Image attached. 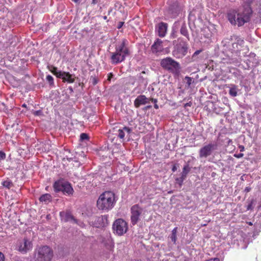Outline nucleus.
Wrapping results in <instances>:
<instances>
[{
	"instance_id": "obj_17",
	"label": "nucleus",
	"mask_w": 261,
	"mask_h": 261,
	"mask_svg": "<svg viewBox=\"0 0 261 261\" xmlns=\"http://www.w3.org/2000/svg\"><path fill=\"white\" fill-rule=\"evenodd\" d=\"M60 216L62 221L68 222L72 221L76 223V220L74 218L71 213L69 211H62L60 212Z\"/></svg>"
},
{
	"instance_id": "obj_16",
	"label": "nucleus",
	"mask_w": 261,
	"mask_h": 261,
	"mask_svg": "<svg viewBox=\"0 0 261 261\" xmlns=\"http://www.w3.org/2000/svg\"><path fill=\"white\" fill-rule=\"evenodd\" d=\"M149 102V99L144 95H140L137 97L134 101V106L138 108L141 105H145Z\"/></svg>"
},
{
	"instance_id": "obj_13",
	"label": "nucleus",
	"mask_w": 261,
	"mask_h": 261,
	"mask_svg": "<svg viewBox=\"0 0 261 261\" xmlns=\"http://www.w3.org/2000/svg\"><path fill=\"white\" fill-rule=\"evenodd\" d=\"M108 224V215H101L94 218L93 225L97 228L105 227Z\"/></svg>"
},
{
	"instance_id": "obj_61",
	"label": "nucleus",
	"mask_w": 261,
	"mask_h": 261,
	"mask_svg": "<svg viewBox=\"0 0 261 261\" xmlns=\"http://www.w3.org/2000/svg\"><path fill=\"white\" fill-rule=\"evenodd\" d=\"M22 107H23V108H27V105L25 104V103H23L22 105Z\"/></svg>"
},
{
	"instance_id": "obj_62",
	"label": "nucleus",
	"mask_w": 261,
	"mask_h": 261,
	"mask_svg": "<svg viewBox=\"0 0 261 261\" xmlns=\"http://www.w3.org/2000/svg\"><path fill=\"white\" fill-rule=\"evenodd\" d=\"M103 19H105V20H107V16H103Z\"/></svg>"
},
{
	"instance_id": "obj_32",
	"label": "nucleus",
	"mask_w": 261,
	"mask_h": 261,
	"mask_svg": "<svg viewBox=\"0 0 261 261\" xmlns=\"http://www.w3.org/2000/svg\"><path fill=\"white\" fill-rule=\"evenodd\" d=\"M185 179H186V178H184L183 176L181 175V176L180 177L176 178L175 180H176V182L178 183L180 186H181L182 185L183 182Z\"/></svg>"
},
{
	"instance_id": "obj_18",
	"label": "nucleus",
	"mask_w": 261,
	"mask_h": 261,
	"mask_svg": "<svg viewBox=\"0 0 261 261\" xmlns=\"http://www.w3.org/2000/svg\"><path fill=\"white\" fill-rule=\"evenodd\" d=\"M59 78L62 79L63 82H67L68 83H73L75 81L74 74L65 71H62Z\"/></svg>"
},
{
	"instance_id": "obj_14",
	"label": "nucleus",
	"mask_w": 261,
	"mask_h": 261,
	"mask_svg": "<svg viewBox=\"0 0 261 261\" xmlns=\"http://www.w3.org/2000/svg\"><path fill=\"white\" fill-rule=\"evenodd\" d=\"M163 49V41L160 39H156L151 46L152 53L156 55H159Z\"/></svg>"
},
{
	"instance_id": "obj_36",
	"label": "nucleus",
	"mask_w": 261,
	"mask_h": 261,
	"mask_svg": "<svg viewBox=\"0 0 261 261\" xmlns=\"http://www.w3.org/2000/svg\"><path fill=\"white\" fill-rule=\"evenodd\" d=\"M169 237H170V239H171V241L173 243V244H175L176 241V238H177L176 235L171 233Z\"/></svg>"
},
{
	"instance_id": "obj_56",
	"label": "nucleus",
	"mask_w": 261,
	"mask_h": 261,
	"mask_svg": "<svg viewBox=\"0 0 261 261\" xmlns=\"http://www.w3.org/2000/svg\"><path fill=\"white\" fill-rule=\"evenodd\" d=\"M98 3V0H92V4L95 5Z\"/></svg>"
},
{
	"instance_id": "obj_49",
	"label": "nucleus",
	"mask_w": 261,
	"mask_h": 261,
	"mask_svg": "<svg viewBox=\"0 0 261 261\" xmlns=\"http://www.w3.org/2000/svg\"><path fill=\"white\" fill-rule=\"evenodd\" d=\"M151 107H151V105H148V106H147L145 107L143 109V110L144 111H146V110H149V109H150V108H151Z\"/></svg>"
},
{
	"instance_id": "obj_26",
	"label": "nucleus",
	"mask_w": 261,
	"mask_h": 261,
	"mask_svg": "<svg viewBox=\"0 0 261 261\" xmlns=\"http://www.w3.org/2000/svg\"><path fill=\"white\" fill-rule=\"evenodd\" d=\"M49 69L58 78H59L62 72V71L58 70L57 67L53 66Z\"/></svg>"
},
{
	"instance_id": "obj_47",
	"label": "nucleus",
	"mask_w": 261,
	"mask_h": 261,
	"mask_svg": "<svg viewBox=\"0 0 261 261\" xmlns=\"http://www.w3.org/2000/svg\"><path fill=\"white\" fill-rule=\"evenodd\" d=\"M253 208H252V202H251V203H250L248 206H247V210H252Z\"/></svg>"
},
{
	"instance_id": "obj_44",
	"label": "nucleus",
	"mask_w": 261,
	"mask_h": 261,
	"mask_svg": "<svg viewBox=\"0 0 261 261\" xmlns=\"http://www.w3.org/2000/svg\"><path fill=\"white\" fill-rule=\"evenodd\" d=\"M193 17H194V19L195 18V16L193 13V12H190L189 15V19H192Z\"/></svg>"
},
{
	"instance_id": "obj_10",
	"label": "nucleus",
	"mask_w": 261,
	"mask_h": 261,
	"mask_svg": "<svg viewBox=\"0 0 261 261\" xmlns=\"http://www.w3.org/2000/svg\"><path fill=\"white\" fill-rule=\"evenodd\" d=\"M188 44L186 43H179L177 44L172 51V54L176 58H181L188 52Z\"/></svg>"
},
{
	"instance_id": "obj_6",
	"label": "nucleus",
	"mask_w": 261,
	"mask_h": 261,
	"mask_svg": "<svg viewBox=\"0 0 261 261\" xmlns=\"http://www.w3.org/2000/svg\"><path fill=\"white\" fill-rule=\"evenodd\" d=\"M160 65L164 69L171 72H173L179 68V64L171 57L162 59Z\"/></svg>"
},
{
	"instance_id": "obj_50",
	"label": "nucleus",
	"mask_w": 261,
	"mask_h": 261,
	"mask_svg": "<svg viewBox=\"0 0 261 261\" xmlns=\"http://www.w3.org/2000/svg\"><path fill=\"white\" fill-rule=\"evenodd\" d=\"M150 100L152 101V102L154 103V104L155 103H157L158 102V99H155V98H151Z\"/></svg>"
},
{
	"instance_id": "obj_64",
	"label": "nucleus",
	"mask_w": 261,
	"mask_h": 261,
	"mask_svg": "<svg viewBox=\"0 0 261 261\" xmlns=\"http://www.w3.org/2000/svg\"><path fill=\"white\" fill-rule=\"evenodd\" d=\"M232 142V141H231V140H230V139H229V140H228V143H230V142Z\"/></svg>"
},
{
	"instance_id": "obj_60",
	"label": "nucleus",
	"mask_w": 261,
	"mask_h": 261,
	"mask_svg": "<svg viewBox=\"0 0 261 261\" xmlns=\"http://www.w3.org/2000/svg\"><path fill=\"white\" fill-rule=\"evenodd\" d=\"M255 57V54H250V58H251V57Z\"/></svg>"
},
{
	"instance_id": "obj_51",
	"label": "nucleus",
	"mask_w": 261,
	"mask_h": 261,
	"mask_svg": "<svg viewBox=\"0 0 261 261\" xmlns=\"http://www.w3.org/2000/svg\"><path fill=\"white\" fill-rule=\"evenodd\" d=\"M206 261H220V260L218 258H212V259H209Z\"/></svg>"
},
{
	"instance_id": "obj_40",
	"label": "nucleus",
	"mask_w": 261,
	"mask_h": 261,
	"mask_svg": "<svg viewBox=\"0 0 261 261\" xmlns=\"http://www.w3.org/2000/svg\"><path fill=\"white\" fill-rule=\"evenodd\" d=\"M243 155H244V154L242 153H239L238 154L236 153L234 154V156H235L236 158H238V159L243 157Z\"/></svg>"
},
{
	"instance_id": "obj_11",
	"label": "nucleus",
	"mask_w": 261,
	"mask_h": 261,
	"mask_svg": "<svg viewBox=\"0 0 261 261\" xmlns=\"http://www.w3.org/2000/svg\"><path fill=\"white\" fill-rule=\"evenodd\" d=\"M32 248V244L27 238L19 240L17 244L16 249L20 252L25 254Z\"/></svg>"
},
{
	"instance_id": "obj_45",
	"label": "nucleus",
	"mask_w": 261,
	"mask_h": 261,
	"mask_svg": "<svg viewBox=\"0 0 261 261\" xmlns=\"http://www.w3.org/2000/svg\"><path fill=\"white\" fill-rule=\"evenodd\" d=\"M192 105V102L190 101L184 105V107L186 108L187 107H191Z\"/></svg>"
},
{
	"instance_id": "obj_31",
	"label": "nucleus",
	"mask_w": 261,
	"mask_h": 261,
	"mask_svg": "<svg viewBox=\"0 0 261 261\" xmlns=\"http://www.w3.org/2000/svg\"><path fill=\"white\" fill-rule=\"evenodd\" d=\"M71 261H88L82 255H77L73 257Z\"/></svg>"
},
{
	"instance_id": "obj_37",
	"label": "nucleus",
	"mask_w": 261,
	"mask_h": 261,
	"mask_svg": "<svg viewBox=\"0 0 261 261\" xmlns=\"http://www.w3.org/2000/svg\"><path fill=\"white\" fill-rule=\"evenodd\" d=\"M35 116H40L42 114V112L41 110L35 111L33 112Z\"/></svg>"
},
{
	"instance_id": "obj_52",
	"label": "nucleus",
	"mask_w": 261,
	"mask_h": 261,
	"mask_svg": "<svg viewBox=\"0 0 261 261\" xmlns=\"http://www.w3.org/2000/svg\"><path fill=\"white\" fill-rule=\"evenodd\" d=\"M113 76V74L112 73H110L108 75V80L110 81L111 79Z\"/></svg>"
},
{
	"instance_id": "obj_23",
	"label": "nucleus",
	"mask_w": 261,
	"mask_h": 261,
	"mask_svg": "<svg viewBox=\"0 0 261 261\" xmlns=\"http://www.w3.org/2000/svg\"><path fill=\"white\" fill-rule=\"evenodd\" d=\"M39 200L40 202L47 204L51 201V196L47 193L43 194L39 198Z\"/></svg>"
},
{
	"instance_id": "obj_55",
	"label": "nucleus",
	"mask_w": 261,
	"mask_h": 261,
	"mask_svg": "<svg viewBox=\"0 0 261 261\" xmlns=\"http://www.w3.org/2000/svg\"><path fill=\"white\" fill-rule=\"evenodd\" d=\"M68 90L69 91V92L70 93H72L73 92V88L71 86L68 87Z\"/></svg>"
},
{
	"instance_id": "obj_20",
	"label": "nucleus",
	"mask_w": 261,
	"mask_h": 261,
	"mask_svg": "<svg viewBox=\"0 0 261 261\" xmlns=\"http://www.w3.org/2000/svg\"><path fill=\"white\" fill-rule=\"evenodd\" d=\"M132 132V129L128 127L124 126L122 129H119L118 130V137L120 139H123L125 133L129 135Z\"/></svg>"
},
{
	"instance_id": "obj_38",
	"label": "nucleus",
	"mask_w": 261,
	"mask_h": 261,
	"mask_svg": "<svg viewBox=\"0 0 261 261\" xmlns=\"http://www.w3.org/2000/svg\"><path fill=\"white\" fill-rule=\"evenodd\" d=\"M6 158V154L4 152L0 151V160H4Z\"/></svg>"
},
{
	"instance_id": "obj_25",
	"label": "nucleus",
	"mask_w": 261,
	"mask_h": 261,
	"mask_svg": "<svg viewBox=\"0 0 261 261\" xmlns=\"http://www.w3.org/2000/svg\"><path fill=\"white\" fill-rule=\"evenodd\" d=\"M191 169V168L190 167L189 164L187 163L186 165L184 166L182 171L181 174V175L183 176L184 178H187V175L189 173Z\"/></svg>"
},
{
	"instance_id": "obj_33",
	"label": "nucleus",
	"mask_w": 261,
	"mask_h": 261,
	"mask_svg": "<svg viewBox=\"0 0 261 261\" xmlns=\"http://www.w3.org/2000/svg\"><path fill=\"white\" fill-rule=\"evenodd\" d=\"M89 139V136L88 134L86 133H82L80 135V140L81 141H84L85 140H88Z\"/></svg>"
},
{
	"instance_id": "obj_12",
	"label": "nucleus",
	"mask_w": 261,
	"mask_h": 261,
	"mask_svg": "<svg viewBox=\"0 0 261 261\" xmlns=\"http://www.w3.org/2000/svg\"><path fill=\"white\" fill-rule=\"evenodd\" d=\"M181 10V9L178 4L174 3L168 7L165 12V15L169 18H174L178 15Z\"/></svg>"
},
{
	"instance_id": "obj_3",
	"label": "nucleus",
	"mask_w": 261,
	"mask_h": 261,
	"mask_svg": "<svg viewBox=\"0 0 261 261\" xmlns=\"http://www.w3.org/2000/svg\"><path fill=\"white\" fill-rule=\"evenodd\" d=\"M116 202L115 194L110 191H106L100 195L97 200L98 209L107 212L111 210Z\"/></svg>"
},
{
	"instance_id": "obj_63",
	"label": "nucleus",
	"mask_w": 261,
	"mask_h": 261,
	"mask_svg": "<svg viewBox=\"0 0 261 261\" xmlns=\"http://www.w3.org/2000/svg\"><path fill=\"white\" fill-rule=\"evenodd\" d=\"M248 224L249 225H252V223L250 222H248Z\"/></svg>"
},
{
	"instance_id": "obj_28",
	"label": "nucleus",
	"mask_w": 261,
	"mask_h": 261,
	"mask_svg": "<svg viewBox=\"0 0 261 261\" xmlns=\"http://www.w3.org/2000/svg\"><path fill=\"white\" fill-rule=\"evenodd\" d=\"M2 185L3 186V187L9 189H10L11 187H12L13 186V182H12V181L7 178L6 180H4L2 182Z\"/></svg>"
},
{
	"instance_id": "obj_24",
	"label": "nucleus",
	"mask_w": 261,
	"mask_h": 261,
	"mask_svg": "<svg viewBox=\"0 0 261 261\" xmlns=\"http://www.w3.org/2000/svg\"><path fill=\"white\" fill-rule=\"evenodd\" d=\"M184 82L185 83V88L189 89L191 88V85L194 83V80L192 77L186 76L184 80Z\"/></svg>"
},
{
	"instance_id": "obj_48",
	"label": "nucleus",
	"mask_w": 261,
	"mask_h": 261,
	"mask_svg": "<svg viewBox=\"0 0 261 261\" xmlns=\"http://www.w3.org/2000/svg\"><path fill=\"white\" fill-rule=\"evenodd\" d=\"M251 188L250 187H247L244 189V192L246 193H248V192H249L251 191Z\"/></svg>"
},
{
	"instance_id": "obj_43",
	"label": "nucleus",
	"mask_w": 261,
	"mask_h": 261,
	"mask_svg": "<svg viewBox=\"0 0 261 261\" xmlns=\"http://www.w3.org/2000/svg\"><path fill=\"white\" fill-rule=\"evenodd\" d=\"M0 261H5V256L1 252H0Z\"/></svg>"
},
{
	"instance_id": "obj_35",
	"label": "nucleus",
	"mask_w": 261,
	"mask_h": 261,
	"mask_svg": "<svg viewBox=\"0 0 261 261\" xmlns=\"http://www.w3.org/2000/svg\"><path fill=\"white\" fill-rule=\"evenodd\" d=\"M66 159L67 161L70 162L73 161L76 163H78V161H77L76 159L75 158H72V157H68L67 155H66L65 157L64 158V159Z\"/></svg>"
},
{
	"instance_id": "obj_42",
	"label": "nucleus",
	"mask_w": 261,
	"mask_h": 261,
	"mask_svg": "<svg viewBox=\"0 0 261 261\" xmlns=\"http://www.w3.org/2000/svg\"><path fill=\"white\" fill-rule=\"evenodd\" d=\"M123 24H124V22H122V21L119 22L118 25H117V28L119 29L121 28L122 27V26L123 25Z\"/></svg>"
},
{
	"instance_id": "obj_57",
	"label": "nucleus",
	"mask_w": 261,
	"mask_h": 261,
	"mask_svg": "<svg viewBox=\"0 0 261 261\" xmlns=\"http://www.w3.org/2000/svg\"><path fill=\"white\" fill-rule=\"evenodd\" d=\"M172 170L173 172H175L176 170V167L175 166H174L172 168Z\"/></svg>"
},
{
	"instance_id": "obj_2",
	"label": "nucleus",
	"mask_w": 261,
	"mask_h": 261,
	"mask_svg": "<svg viewBox=\"0 0 261 261\" xmlns=\"http://www.w3.org/2000/svg\"><path fill=\"white\" fill-rule=\"evenodd\" d=\"M127 40L123 39L121 43L115 45V51L110 53V59L112 64L117 65L122 62L129 56V50L127 46Z\"/></svg>"
},
{
	"instance_id": "obj_34",
	"label": "nucleus",
	"mask_w": 261,
	"mask_h": 261,
	"mask_svg": "<svg viewBox=\"0 0 261 261\" xmlns=\"http://www.w3.org/2000/svg\"><path fill=\"white\" fill-rule=\"evenodd\" d=\"M251 62H252V63H254V61L251 60L250 59H247L246 61V67H245V69H249L250 68V66H251Z\"/></svg>"
},
{
	"instance_id": "obj_53",
	"label": "nucleus",
	"mask_w": 261,
	"mask_h": 261,
	"mask_svg": "<svg viewBox=\"0 0 261 261\" xmlns=\"http://www.w3.org/2000/svg\"><path fill=\"white\" fill-rule=\"evenodd\" d=\"M239 148H240V151L242 152V151H244L245 148L243 146H242V145L239 146Z\"/></svg>"
},
{
	"instance_id": "obj_30",
	"label": "nucleus",
	"mask_w": 261,
	"mask_h": 261,
	"mask_svg": "<svg viewBox=\"0 0 261 261\" xmlns=\"http://www.w3.org/2000/svg\"><path fill=\"white\" fill-rule=\"evenodd\" d=\"M18 41V38L16 37H12L9 39V44L12 46H15Z\"/></svg>"
},
{
	"instance_id": "obj_1",
	"label": "nucleus",
	"mask_w": 261,
	"mask_h": 261,
	"mask_svg": "<svg viewBox=\"0 0 261 261\" xmlns=\"http://www.w3.org/2000/svg\"><path fill=\"white\" fill-rule=\"evenodd\" d=\"M251 2L247 0L237 10L230 9L227 13V17L229 22L233 25L243 26L249 22L252 13L250 7Z\"/></svg>"
},
{
	"instance_id": "obj_22",
	"label": "nucleus",
	"mask_w": 261,
	"mask_h": 261,
	"mask_svg": "<svg viewBox=\"0 0 261 261\" xmlns=\"http://www.w3.org/2000/svg\"><path fill=\"white\" fill-rule=\"evenodd\" d=\"M180 34L185 36L188 40H190V36L185 22H184L180 30Z\"/></svg>"
},
{
	"instance_id": "obj_21",
	"label": "nucleus",
	"mask_w": 261,
	"mask_h": 261,
	"mask_svg": "<svg viewBox=\"0 0 261 261\" xmlns=\"http://www.w3.org/2000/svg\"><path fill=\"white\" fill-rule=\"evenodd\" d=\"M229 94L232 97H236L238 95V92L239 89L238 86L234 85L231 84L229 87Z\"/></svg>"
},
{
	"instance_id": "obj_5",
	"label": "nucleus",
	"mask_w": 261,
	"mask_h": 261,
	"mask_svg": "<svg viewBox=\"0 0 261 261\" xmlns=\"http://www.w3.org/2000/svg\"><path fill=\"white\" fill-rule=\"evenodd\" d=\"M53 256L52 249L47 246H43L38 249L35 261H51Z\"/></svg>"
},
{
	"instance_id": "obj_7",
	"label": "nucleus",
	"mask_w": 261,
	"mask_h": 261,
	"mask_svg": "<svg viewBox=\"0 0 261 261\" xmlns=\"http://www.w3.org/2000/svg\"><path fill=\"white\" fill-rule=\"evenodd\" d=\"M114 232L118 236H122L128 229L127 223L122 219H117L113 224Z\"/></svg>"
},
{
	"instance_id": "obj_4",
	"label": "nucleus",
	"mask_w": 261,
	"mask_h": 261,
	"mask_svg": "<svg viewBox=\"0 0 261 261\" xmlns=\"http://www.w3.org/2000/svg\"><path fill=\"white\" fill-rule=\"evenodd\" d=\"M55 192H61L64 195L71 196L73 193V189L71 184L63 179H60L56 181L53 184Z\"/></svg>"
},
{
	"instance_id": "obj_9",
	"label": "nucleus",
	"mask_w": 261,
	"mask_h": 261,
	"mask_svg": "<svg viewBox=\"0 0 261 261\" xmlns=\"http://www.w3.org/2000/svg\"><path fill=\"white\" fill-rule=\"evenodd\" d=\"M142 211V208L138 204H135L132 206L130 222L133 225H136L138 222Z\"/></svg>"
},
{
	"instance_id": "obj_29",
	"label": "nucleus",
	"mask_w": 261,
	"mask_h": 261,
	"mask_svg": "<svg viewBox=\"0 0 261 261\" xmlns=\"http://www.w3.org/2000/svg\"><path fill=\"white\" fill-rule=\"evenodd\" d=\"M223 62L228 64H237L239 62L237 58L231 57L228 59H223Z\"/></svg>"
},
{
	"instance_id": "obj_58",
	"label": "nucleus",
	"mask_w": 261,
	"mask_h": 261,
	"mask_svg": "<svg viewBox=\"0 0 261 261\" xmlns=\"http://www.w3.org/2000/svg\"><path fill=\"white\" fill-rule=\"evenodd\" d=\"M72 1L75 3H80L81 0H72Z\"/></svg>"
},
{
	"instance_id": "obj_41",
	"label": "nucleus",
	"mask_w": 261,
	"mask_h": 261,
	"mask_svg": "<svg viewBox=\"0 0 261 261\" xmlns=\"http://www.w3.org/2000/svg\"><path fill=\"white\" fill-rule=\"evenodd\" d=\"M222 43L224 46H227V43H229V40L228 39H225L222 41Z\"/></svg>"
},
{
	"instance_id": "obj_46",
	"label": "nucleus",
	"mask_w": 261,
	"mask_h": 261,
	"mask_svg": "<svg viewBox=\"0 0 261 261\" xmlns=\"http://www.w3.org/2000/svg\"><path fill=\"white\" fill-rule=\"evenodd\" d=\"M177 227H176L173 229V230L171 231L172 234H176L177 233Z\"/></svg>"
},
{
	"instance_id": "obj_59",
	"label": "nucleus",
	"mask_w": 261,
	"mask_h": 261,
	"mask_svg": "<svg viewBox=\"0 0 261 261\" xmlns=\"http://www.w3.org/2000/svg\"><path fill=\"white\" fill-rule=\"evenodd\" d=\"M154 108L155 109H159V106H158V105H157V103H155V104H154Z\"/></svg>"
},
{
	"instance_id": "obj_27",
	"label": "nucleus",
	"mask_w": 261,
	"mask_h": 261,
	"mask_svg": "<svg viewBox=\"0 0 261 261\" xmlns=\"http://www.w3.org/2000/svg\"><path fill=\"white\" fill-rule=\"evenodd\" d=\"M46 80L50 88H55L54 79L50 75H47L46 77Z\"/></svg>"
},
{
	"instance_id": "obj_8",
	"label": "nucleus",
	"mask_w": 261,
	"mask_h": 261,
	"mask_svg": "<svg viewBox=\"0 0 261 261\" xmlns=\"http://www.w3.org/2000/svg\"><path fill=\"white\" fill-rule=\"evenodd\" d=\"M217 143H210L201 147L199 151V158H206L211 155L213 151L217 149Z\"/></svg>"
},
{
	"instance_id": "obj_15",
	"label": "nucleus",
	"mask_w": 261,
	"mask_h": 261,
	"mask_svg": "<svg viewBox=\"0 0 261 261\" xmlns=\"http://www.w3.org/2000/svg\"><path fill=\"white\" fill-rule=\"evenodd\" d=\"M168 24L163 22L158 23L155 27V32L160 37H164L167 33Z\"/></svg>"
},
{
	"instance_id": "obj_19",
	"label": "nucleus",
	"mask_w": 261,
	"mask_h": 261,
	"mask_svg": "<svg viewBox=\"0 0 261 261\" xmlns=\"http://www.w3.org/2000/svg\"><path fill=\"white\" fill-rule=\"evenodd\" d=\"M244 43V40L241 39H238L237 42H234L231 44L232 48H230L229 49L231 50V53L233 55L238 54V51L239 49L238 45H241Z\"/></svg>"
},
{
	"instance_id": "obj_54",
	"label": "nucleus",
	"mask_w": 261,
	"mask_h": 261,
	"mask_svg": "<svg viewBox=\"0 0 261 261\" xmlns=\"http://www.w3.org/2000/svg\"><path fill=\"white\" fill-rule=\"evenodd\" d=\"M97 83V80L95 77L93 79V84L96 85Z\"/></svg>"
},
{
	"instance_id": "obj_39",
	"label": "nucleus",
	"mask_w": 261,
	"mask_h": 261,
	"mask_svg": "<svg viewBox=\"0 0 261 261\" xmlns=\"http://www.w3.org/2000/svg\"><path fill=\"white\" fill-rule=\"evenodd\" d=\"M201 51H202V50H201V49L197 50L193 54V55L192 56V58H194L196 56L199 55Z\"/></svg>"
}]
</instances>
